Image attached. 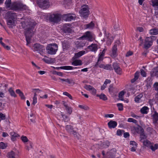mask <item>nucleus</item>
Wrapping results in <instances>:
<instances>
[{
  "label": "nucleus",
  "mask_w": 158,
  "mask_h": 158,
  "mask_svg": "<svg viewBox=\"0 0 158 158\" xmlns=\"http://www.w3.org/2000/svg\"><path fill=\"white\" fill-rule=\"evenodd\" d=\"M63 48L64 50H66L69 47V45L67 43L64 42L62 44Z\"/></svg>",
  "instance_id": "obj_44"
},
{
  "label": "nucleus",
  "mask_w": 158,
  "mask_h": 158,
  "mask_svg": "<svg viewBox=\"0 0 158 158\" xmlns=\"http://www.w3.org/2000/svg\"><path fill=\"white\" fill-rule=\"evenodd\" d=\"M131 116L133 118H136V119H137L138 118H139L140 116H139L136 115L133 112H131Z\"/></svg>",
  "instance_id": "obj_59"
},
{
  "label": "nucleus",
  "mask_w": 158,
  "mask_h": 158,
  "mask_svg": "<svg viewBox=\"0 0 158 158\" xmlns=\"http://www.w3.org/2000/svg\"><path fill=\"white\" fill-rule=\"evenodd\" d=\"M150 34L151 35H154L158 34V29H153L150 30Z\"/></svg>",
  "instance_id": "obj_28"
},
{
  "label": "nucleus",
  "mask_w": 158,
  "mask_h": 158,
  "mask_svg": "<svg viewBox=\"0 0 158 158\" xmlns=\"http://www.w3.org/2000/svg\"><path fill=\"white\" fill-rule=\"evenodd\" d=\"M59 79L60 80L62 81H64L67 82L68 83H69V84L72 83H74L72 79L70 80L68 78L64 79V78H60Z\"/></svg>",
  "instance_id": "obj_34"
},
{
  "label": "nucleus",
  "mask_w": 158,
  "mask_h": 158,
  "mask_svg": "<svg viewBox=\"0 0 158 158\" xmlns=\"http://www.w3.org/2000/svg\"><path fill=\"white\" fill-rule=\"evenodd\" d=\"M10 8L11 10H26L27 8V7L26 5L21 3H15L11 5Z\"/></svg>",
  "instance_id": "obj_5"
},
{
  "label": "nucleus",
  "mask_w": 158,
  "mask_h": 158,
  "mask_svg": "<svg viewBox=\"0 0 158 158\" xmlns=\"http://www.w3.org/2000/svg\"><path fill=\"white\" fill-rule=\"evenodd\" d=\"M153 86L155 90L158 91V82L155 83L154 84Z\"/></svg>",
  "instance_id": "obj_56"
},
{
  "label": "nucleus",
  "mask_w": 158,
  "mask_h": 158,
  "mask_svg": "<svg viewBox=\"0 0 158 158\" xmlns=\"http://www.w3.org/2000/svg\"><path fill=\"white\" fill-rule=\"evenodd\" d=\"M110 145V143L108 141H107L103 144L104 147H107Z\"/></svg>",
  "instance_id": "obj_64"
},
{
  "label": "nucleus",
  "mask_w": 158,
  "mask_h": 158,
  "mask_svg": "<svg viewBox=\"0 0 158 158\" xmlns=\"http://www.w3.org/2000/svg\"><path fill=\"white\" fill-rule=\"evenodd\" d=\"M63 104L65 107L66 110H67L68 113L70 115L71 114L72 112V108L71 107L69 106L67 103L64 101H63Z\"/></svg>",
  "instance_id": "obj_16"
},
{
  "label": "nucleus",
  "mask_w": 158,
  "mask_h": 158,
  "mask_svg": "<svg viewBox=\"0 0 158 158\" xmlns=\"http://www.w3.org/2000/svg\"><path fill=\"white\" fill-rule=\"evenodd\" d=\"M37 3L39 6L43 9L48 8L49 6L47 0H37Z\"/></svg>",
  "instance_id": "obj_8"
},
{
  "label": "nucleus",
  "mask_w": 158,
  "mask_h": 158,
  "mask_svg": "<svg viewBox=\"0 0 158 158\" xmlns=\"http://www.w3.org/2000/svg\"><path fill=\"white\" fill-rule=\"evenodd\" d=\"M104 56L99 54V56L98 60V62L94 65L95 67H97L100 64V61H102L103 59Z\"/></svg>",
  "instance_id": "obj_30"
},
{
  "label": "nucleus",
  "mask_w": 158,
  "mask_h": 158,
  "mask_svg": "<svg viewBox=\"0 0 158 158\" xmlns=\"http://www.w3.org/2000/svg\"><path fill=\"white\" fill-rule=\"evenodd\" d=\"M37 102V97H33V102L32 104L35 105V104Z\"/></svg>",
  "instance_id": "obj_61"
},
{
  "label": "nucleus",
  "mask_w": 158,
  "mask_h": 158,
  "mask_svg": "<svg viewBox=\"0 0 158 158\" xmlns=\"http://www.w3.org/2000/svg\"><path fill=\"white\" fill-rule=\"evenodd\" d=\"M58 46L56 44H50L46 48L47 52L50 55L55 54L58 50Z\"/></svg>",
  "instance_id": "obj_2"
},
{
  "label": "nucleus",
  "mask_w": 158,
  "mask_h": 158,
  "mask_svg": "<svg viewBox=\"0 0 158 158\" xmlns=\"http://www.w3.org/2000/svg\"><path fill=\"white\" fill-rule=\"evenodd\" d=\"M52 60H53V59H51L50 60H49L48 59L44 58L43 59V60L45 61L46 63H50L52 61Z\"/></svg>",
  "instance_id": "obj_62"
},
{
  "label": "nucleus",
  "mask_w": 158,
  "mask_h": 158,
  "mask_svg": "<svg viewBox=\"0 0 158 158\" xmlns=\"http://www.w3.org/2000/svg\"><path fill=\"white\" fill-rule=\"evenodd\" d=\"M6 147V145L5 144L2 142L0 143V148L4 149Z\"/></svg>",
  "instance_id": "obj_50"
},
{
  "label": "nucleus",
  "mask_w": 158,
  "mask_h": 158,
  "mask_svg": "<svg viewBox=\"0 0 158 158\" xmlns=\"http://www.w3.org/2000/svg\"><path fill=\"white\" fill-rule=\"evenodd\" d=\"M76 68L77 67H73L69 66H61L60 67L61 69L64 70H72Z\"/></svg>",
  "instance_id": "obj_29"
},
{
  "label": "nucleus",
  "mask_w": 158,
  "mask_h": 158,
  "mask_svg": "<svg viewBox=\"0 0 158 158\" xmlns=\"http://www.w3.org/2000/svg\"><path fill=\"white\" fill-rule=\"evenodd\" d=\"M117 106L118 107V109L120 111H122L123 110V106L122 103H118L117 104Z\"/></svg>",
  "instance_id": "obj_47"
},
{
  "label": "nucleus",
  "mask_w": 158,
  "mask_h": 158,
  "mask_svg": "<svg viewBox=\"0 0 158 158\" xmlns=\"http://www.w3.org/2000/svg\"><path fill=\"white\" fill-rule=\"evenodd\" d=\"M11 3V0H6L5 2V4L7 7H10Z\"/></svg>",
  "instance_id": "obj_49"
},
{
  "label": "nucleus",
  "mask_w": 158,
  "mask_h": 158,
  "mask_svg": "<svg viewBox=\"0 0 158 158\" xmlns=\"http://www.w3.org/2000/svg\"><path fill=\"white\" fill-rule=\"evenodd\" d=\"M87 48L90 51L95 53L98 49V46L96 44H92L91 45L88 46Z\"/></svg>",
  "instance_id": "obj_15"
},
{
  "label": "nucleus",
  "mask_w": 158,
  "mask_h": 158,
  "mask_svg": "<svg viewBox=\"0 0 158 158\" xmlns=\"http://www.w3.org/2000/svg\"><path fill=\"white\" fill-rule=\"evenodd\" d=\"M127 121L129 122H132L133 123L136 124L138 122L136 120L131 118H129L128 119Z\"/></svg>",
  "instance_id": "obj_46"
},
{
  "label": "nucleus",
  "mask_w": 158,
  "mask_h": 158,
  "mask_svg": "<svg viewBox=\"0 0 158 158\" xmlns=\"http://www.w3.org/2000/svg\"><path fill=\"white\" fill-rule=\"evenodd\" d=\"M140 135V141H142V140L146 139L147 138V136L144 134V132L142 133H141Z\"/></svg>",
  "instance_id": "obj_39"
},
{
  "label": "nucleus",
  "mask_w": 158,
  "mask_h": 158,
  "mask_svg": "<svg viewBox=\"0 0 158 158\" xmlns=\"http://www.w3.org/2000/svg\"><path fill=\"white\" fill-rule=\"evenodd\" d=\"M85 51H81L77 53H75L74 56L72 58V59H77L84 54L85 53Z\"/></svg>",
  "instance_id": "obj_19"
},
{
  "label": "nucleus",
  "mask_w": 158,
  "mask_h": 158,
  "mask_svg": "<svg viewBox=\"0 0 158 158\" xmlns=\"http://www.w3.org/2000/svg\"><path fill=\"white\" fill-rule=\"evenodd\" d=\"M61 17V15L60 14H53L50 15L49 20L51 22L57 23L60 20Z\"/></svg>",
  "instance_id": "obj_6"
},
{
  "label": "nucleus",
  "mask_w": 158,
  "mask_h": 158,
  "mask_svg": "<svg viewBox=\"0 0 158 158\" xmlns=\"http://www.w3.org/2000/svg\"><path fill=\"white\" fill-rule=\"evenodd\" d=\"M8 91L11 96L14 97H16V95L15 94L14 91L12 89V88H10L9 89Z\"/></svg>",
  "instance_id": "obj_35"
},
{
  "label": "nucleus",
  "mask_w": 158,
  "mask_h": 158,
  "mask_svg": "<svg viewBox=\"0 0 158 158\" xmlns=\"http://www.w3.org/2000/svg\"><path fill=\"white\" fill-rule=\"evenodd\" d=\"M78 107L81 109L85 110H87L89 109V107L86 106H83L81 105H79Z\"/></svg>",
  "instance_id": "obj_48"
},
{
  "label": "nucleus",
  "mask_w": 158,
  "mask_h": 158,
  "mask_svg": "<svg viewBox=\"0 0 158 158\" xmlns=\"http://www.w3.org/2000/svg\"><path fill=\"white\" fill-rule=\"evenodd\" d=\"M114 88L113 85H111L109 86V92L110 93H112L114 91Z\"/></svg>",
  "instance_id": "obj_51"
},
{
  "label": "nucleus",
  "mask_w": 158,
  "mask_h": 158,
  "mask_svg": "<svg viewBox=\"0 0 158 158\" xmlns=\"http://www.w3.org/2000/svg\"><path fill=\"white\" fill-rule=\"evenodd\" d=\"M21 139L24 142H26L28 141V140L27 137L26 136H22L21 137Z\"/></svg>",
  "instance_id": "obj_53"
},
{
  "label": "nucleus",
  "mask_w": 158,
  "mask_h": 158,
  "mask_svg": "<svg viewBox=\"0 0 158 158\" xmlns=\"http://www.w3.org/2000/svg\"><path fill=\"white\" fill-rule=\"evenodd\" d=\"M7 16L9 19L12 20H15L17 18V15L15 13H13L12 11H9L7 13Z\"/></svg>",
  "instance_id": "obj_13"
},
{
  "label": "nucleus",
  "mask_w": 158,
  "mask_h": 158,
  "mask_svg": "<svg viewBox=\"0 0 158 158\" xmlns=\"http://www.w3.org/2000/svg\"><path fill=\"white\" fill-rule=\"evenodd\" d=\"M143 94H140L135 98V101L137 103L139 102L141 100V99L143 97Z\"/></svg>",
  "instance_id": "obj_27"
},
{
  "label": "nucleus",
  "mask_w": 158,
  "mask_h": 158,
  "mask_svg": "<svg viewBox=\"0 0 158 158\" xmlns=\"http://www.w3.org/2000/svg\"><path fill=\"white\" fill-rule=\"evenodd\" d=\"M97 96L100 98V99L104 101L107 100V98L106 96L104 94H101V95H97Z\"/></svg>",
  "instance_id": "obj_36"
},
{
  "label": "nucleus",
  "mask_w": 158,
  "mask_h": 158,
  "mask_svg": "<svg viewBox=\"0 0 158 158\" xmlns=\"http://www.w3.org/2000/svg\"><path fill=\"white\" fill-rule=\"evenodd\" d=\"M76 17L75 14H65L63 15L62 18L63 19L66 21H70L74 19Z\"/></svg>",
  "instance_id": "obj_10"
},
{
  "label": "nucleus",
  "mask_w": 158,
  "mask_h": 158,
  "mask_svg": "<svg viewBox=\"0 0 158 158\" xmlns=\"http://www.w3.org/2000/svg\"><path fill=\"white\" fill-rule=\"evenodd\" d=\"M10 135L11 136V140L14 141L16 139V138L19 136V135L14 132H11L10 133Z\"/></svg>",
  "instance_id": "obj_21"
},
{
  "label": "nucleus",
  "mask_w": 158,
  "mask_h": 158,
  "mask_svg": "<svg viewBox=\"0 0 158 158\" xmlns=\"http://www.w3.org/2000/svg\"><path fill=\"white\" fill-rule=\"evenodd\" d=\"M63 30L64 32L66 33H70L71 31V29L69 27L65 26L64 27Z\"/></svg>",
  "instance_id": "obj_37"
},
{
  "label": "nucleus",
  "mask_w": 158,
  "mask_h": 158,
  "mask_svg": "<svg viewBox=\"0 0 158 158\" xmlns=\"http://www.w3.org/2000/svg\"><path fill=\"white\" fill-rule=\"evenodd\" d=\"M32 89V92L34 93V96L33 97H36V96L37 95L36 94V92H37L38 93H39L41 91V90L38 89Z\"/></svg>",
  "instance_id": "obj_38"
},
{
  "label": "nucleus",
  "mask_w": 158,
  "mask_h": 158,
  "mask_svg": "<svg viewBox=\"0 0 158 158\" xmlns=\"http://www.w3.org/2000/svg\"><path fill=\"white\" fill-rule=\"evenodd\" d=\"M16 93L18 94L22 99H24L25 97L24 96L23 93L19 89H17L16 90Z\"/></svg>",
  "instance_id": "obj_26"
},
{
  "label": "nucleus",
  "mask_w": 158,
  "mask_h": 158,
  "mask_svg": "<svg viewBox=\"0 0 158 158\" xmlns=\"http://www.w3.org/2000/svg\"><path fill=\"white\" fill-rule=\"evenodd\" d=\"M151 5L154 7H158V0H151Z\"/></svg>",
  "instance_id": "obj_33"
},
{
  "label": "nucleus",
  "mask_w": 158,
  "mask_h": 158,
  "mask_svg": "<svg viewBox=\"0 0 158 158\" xmlns=\"http://www.w3.org/2000/svg\"><path fill=\"white\" fill-rule=\"evenodd\" d=\"M14 20L8 19L7 21V24L9 25H12L14 24Z\"/></svg>",
  "instance_id": "obj_52"
},
{
  "label": "nucleus",
  "mask_w": 158,
  "mask_h": 158,
  "mask_svg": "<svg viewBox=\"0 0 158 158\" xmlns=\"http://www.w3.org/2000/svg\"><path fill=\"white\" fill-rule=\"evenodd\" d=\"M80 38L81 39L87 40L89 41H92L94 39L93 34L89 31L86 32Z\"/></svg>",
  "instance_id": "obj_7"
},
{
  "label": "nucleus",
  "mask_w": 158,
  "mask_h": 158,
  "mask_svg": "<svg viewBox=\"0 0 158 158\" xmlns=\"http://www.w3.org/2000/svg\"><path fill=\"white\" fill-rule=\"evenodd\" d=\"M84 88L86 90L90 91L91 93L93 95H95L96 92V89L90 85H85L84 86Z\"/></svg>",
  "instance_id": "obj_12"
},
{
  "label": "nucleus",
  "mask_w": 158,
  "mask_h": 158,
  "mask_svg": "<svg viewBox=\"0 0 158 158\" xmlns=\"http://www.w3.org/2000/svg\"><path fill=\"white\" fill-rule=\"evenodd\" d=\"M65 129L69 133L70 135L72 134L75 137H76L78 139H79V134L72 126L71 125H67L65 127Z\"/></svg>",
  "instance_id": "obj_4"
},
{
  "label": "nucleus",
  "mask_w": 158,
  "mask_h": 158,
  "mask_svg": "<svg viewBox=\"0 0 158 158\" xmlns=\"http://www.w3.org/2000/svg\"><path fill=\"white\" fill-rule=\"evenodd\" d=\"M142 142L143 145L147 147L149 146L151 143L148 140H144Z\"/></svg>",
  "instance_id": "obj_45"
},
{
  "label": "nucleus",
  "mask_w": 158,
  "mask_h": 158,
  "mask_svg": "<svg viewBox=\"0 0 158 158\" xmlns=\"http://www.w3.org/2000/svg\"><path fill=\"white\" fill-rule=\"evenodd\" d=\"M104 69L108 70H113V68L111 64H105Z\"/></svg>",
  "instance_id": "obj_42"
},
{
  "label": "nucleus",
  "mask_w": 158,
  "mask_h": 158,
  "mask_svg": "<svg viewBox=\"0 0 158 158\" xmlns=\"http://www.w3.org/2000/svg\"><path fill=\"white\" fill-rule=\"evenodd\" d=\"M117 45H114L112 48V55L113 57H115L117 55Z\"/></svg>",
  "instance_id": "obj_25"
},
{
  "label": "nucleus",
  "mask_w": 158,
  "mask_h": 158,
  "mask_svg": "<svg viewBox=\"0 0 158 158\" xmlns=\"http://www.w3.org/2000/svg\"><path fill=\"white\" fill-rule=\"evenodd\" d=\"M113 66L115 71L118 74H120L121 72V69L118 64L116 63H113Z\"/></svg>",
  "instance_id": "obj_14"
},
{
  "label": "nucleus",
  "mask_w": 158,
  "mask_h": 158,
  "mask_svg": "<svg viewBox=\"0 0 158 158\" xmlns=\"http://www.w3.org/2000/svg\"><path fill=\"white\" fill-rule=\"evenodd\" d=\"M152 36L150 37H147L145 40V43L144 44V48L146 49H148L152 45L153 43V40Z\"/></svg>",
  "instance_id": "obj_11"
},
{
  "label": "nucleus",
  "mask_w": 158,
  "mask_h": 158,
  "mask_svg": "<svg viewBox=\"0 0 158 158\" xmlns=\"http://www.w3.org/2000/svg\"><path fill=\"white\" fill-rule=\"evenodd\" d=\"M63 3L65 7L68 8L71 5V0H63Z\"/></svg>",
  "instance_id": "obj_24"
},
{
  "label": "nucleus",
  "mask_w": 158,
  "mask_h": 158,
  "mask_svg": "<svg viewBox=\"0 0 158 158\" xmlns=\"http://www.w3.org/2000/svg\"><path fill=\"white\" fill-rule=\"evenodd\" d=\"M124 94V92L123 91H121L119 94L118 97L120 100L123 101V96Z\"/></svg>",
  "instance_id": "obj_40"
},
{
  "label": "nucleus",
  "mask_w": 158,
  "mask_h": 158,
  "mask_svg": "<svg viewBox=\"0 0 158 158\" xmlns=\"http://www.w3.org/2000/svg\"><path fill=\"white\" fill-rule=\"evenodd\" d=\"M9 158H16L15 157V153L13 151L9 152L8 154Z\"/></svg>",
  "instance_id": "obj_41"
},
{
  "label": "nucleus",
  "mask_w": 158,
  "mask_h": 158,
  "mask_svg": "<svg viewBox=\"0 0 158 158\" xmlns=\"http://www.w3.org/2000/svg\"><path fill=\"white\" fill-rule=\"evenodd\" d=\"M61 116L63 118V120L64 122H68L70 119L69 117L64 114H61Z\"/></svg>",
  "instance_id": "obj_32"
},
{
  "label": "nucleus",
  "mask_w": 158,
  "mask_h": 158,
  "mask_svg": "<svg viewBox=\"0 0 158 158\" xmlns=\"http://www.w3.org/2000/svg\"><path fill=\"white\" fill-rule=\"evenodd\" d=\"M149 108L147 106H144L140 110L141 113L143 114H148Z\"/></svg>",
  "instance_id": "obj_23"
},
{
  "label": "nucleus",
  "mask_w": 158,
  "mask_h": 158,
  "mask_svg": "<svg viewBox=\"0 0 158 158\" xmlns=\"http://www.w3.org/2000/svg\"><path fill=\"white\" fill-rule=\"evenodd\" d=\"M150 148L152 151H155L158 148V143L156 144L154 146L151 145Z\"/></svg>",
  "instance_id": "obj_43"
},
{
  "label": "nucleus",
  "mask_w": 158,
  "mask_h": 158,
  "mask_svg": "<svg viewBox=\"0 0 158 158\" xmlns=\"http://www.w3.org/2000/svg\"><path fill=\"white\" fill-rule=\"evenodd\" d=\"M73 61L71 63L72 65L75 66H80L82 64V61L80 60L73 59Z\"/></svg>",
  "instance_id": "obj_17"
},
{
  "label": "nucleus",
  "mask_w": 158,
  "mask_h": 158,
  "mask_svg": "<svg viewBox=\"0 0 158 158\" xmlns=\"http://www.w3.org/2000/svg\"><path fill=\"white\" fill-rule=\"evenodd\" d=\"M22 26L25 30V35L27 42V45H28L30 43V40L33 34V30L35 23L33 21L28 20L27 21L22 22Z\"/></svg>",
  "instance_id": "obj_1"
},
{
  "label": "nucleus",
  "mask_w": 158,
  "mask_h": 158,
  "mask_svg": "<svg viewBox=\"0 0 158 158\" xmlns=\"http://www.w3.org/2000/svg\"><path fill=\"white\" fill-rule=\"evenodd\" d=\"M94 26V23L93 22H91L89 23L86 24L85 25V28H93Z\"/></svg>",
  "instance_id": "obj_31"
},
{
  "label": "nucleus",
  "mask_w": 158,
  "mask_h": 158,
  "mask_svg": "<svg viewBox=\"0 0 158 158\" xmlns=\"http://www.w3.org/2000/svg\"><path fill=\"white\" fill-rule=\"evenodd\" d=\"M53 73L55 75H56L59 76H62L63 75V73L61 72H58L55 71L53 72Z\"/></svg>",
  "instance_id": "obj_54"
},
{
  "label": "nucleus",
  "mask_w": 158,
  "mask_h": 158,
  "mask_svg": "<svg viewBox=\"0 0 158 158\" xmlns=\"http://www.w3.org/2000/svg\"><path fill=\"white\" fill-rule=\"evenodd\" d=\"M135 130L138 134H140L144 132V130L142 127L140 126H138V127L135 128Z\"/></svg>",
  "instance_id": "obj_22"
},
{
  "label": "nucleus",
  "mask_w": 158,
  "mask_h": 158,
  "mask_svg": "<svg viewBox=\"0 0 158 158\" xmlns=\"http://www.w3.org/2000/svg\"><path fill=\"white\" fill-rule=\"evenodd\" d=\"M152 116L153 118V123H156L158 120V113L156 111H155Z\"/></svg>",
  "instance_id": "obj_20"
},
{
  "label": "nucleus",
  "mask_w": 158,
  "mask_h": 158,
  "mask_svg": "<svg viewBox=\"0 0 158 158\" xmlns=\"http://www.w3.org/2000/svg\"><path fill=\"white\" fill-rule=\"evenodd\" d=\"M110 82H111V81L110 80L106 79V80L104 84L106 85L107 84H109Z\"/></svg>",
  "instance_id": "obj_63"
},
{
  "label": "nucleus",
  "mask_w": 158,
  "mask_h": 158,
  "mask_svg": "<svg viewBox=\"0 0 158 158\" xmlns=\"http://www.w3.org/2000/svg\"><path fill=\"white\" fill-rule=\"evenodd\" d=\"M5 118V115L2 113H0V121L1 120H4Z\"/></svg>",
  "instance_id": "obj_55"
},
{
  "label": "nucleus",
  "mask_w": 158,
  "mask_h": 158,
  "mask_svg": "<svg viewBox=\"0 0 158 158\" xmlns=\"http://www.w3.org/2000/svg\"><path fill=\"white\" fill-rule=\"evenodd\" d=\"M109 127L110 128H114L117 126V123L114 121L111 120L108 123Z\"/></svg>",
  "instance_id": "obj_18"
},
{
  "label": "nucleus",
  "mask_w": 158,
  "mask_h": 158,
  "mask_svg": "<svg viewBox=\"0 0 158 158\" xmlns=\"http://www.w3.org/2000/svg\"><path fill=\"white\" fill-rule=\"evenodd\" d=\"M2 100L0 99V110H2L4 108V105L2 103Z\"/></svg>",
  "instance_id": "obj_57"
},
{
  "label": "nucleus",
  "mask_w": 158,
  "mask_h": 158,
  "mask_svg": "<svg viewBox=\"0 0 158 158\" xmlns=\"http://www.w3.org/2000/svg\"><path fill=\"white\" fill-rule=\"evenodd\" d=\"M79 11V13L81 16L84 18H87L89 14V11L88 6L85 5L83 6Z\"/></svg>",
  "instance_id": "obj_3"
},
{
  "label": "nucleus",
  "mask_w": 158,
  "mask_h": 158,
  "mask_svg": "<svg viewBox=\"0 0 158 158\" xmlns=\"http://www.w3.org/2000/svg\"><path fill=\"white\" fill-rule=\"evenodd\" d=\"M123 131L121 130L118 129L117 131V134L118 135H122L123 133Z\"/></svg>",
  "instance_id": "obj_60"
},
{
  "label": "nucleus",
  "mask_w": 158,
  "mask_h": 158,
  "mask_svg": "<svg viewBox=\"0 0 158 158\" xmlns=\"http://www.w3.org/2000/svg\"><path fill=\"white\" fill-rule=\"evenodd\" d=\"M141 74L143 77H145L146 76V73L142 69L141 70Z\"/></svg>",
  "instance_id": "obj_58"
},
{
  "label": "nucleus",
  "mask_w": 158,
  "mask_h": 158,
  "mask_svg": "<svg viewBox=\"0 0 158 158\" xmlns=\"http://www.w3.org/2000/svg\"><path fill=\"white\" fill-rule=\"evenodd\" d=\"M34 51H37L41 55H42L45 51V48L43 45L39 44H36L34 45Z\"/></svg>",
  "instance_id": "obj_9"
}]
</instances>
